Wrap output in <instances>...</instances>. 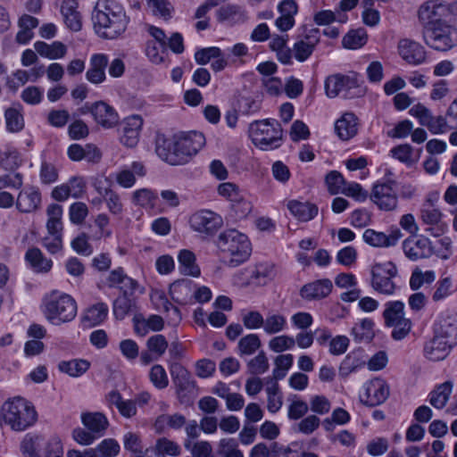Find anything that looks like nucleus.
<instances>
[{"instance_id": "a878e982", "label": "nucleus", "mask_w": 457, "mask_h": 457, "mask_svg": "<svg viewBox=\"0 0 457 457\" xmlns=\"http://www.w3.org/2000/svg\"><path fill=\"white\" fill-rule=\"evenodd\" d=\"M287 206L290 213L301 222H307L312 220L319 211L316 204L298 200L288 201Z\"/></svg>"}, {"instance_id": "9b49d317", "label": "nucleus", "mask_w": 457, "mask_h": 457, "mask_svg": "<svg viewBox=\"0 0 457 457\" xmlns=\"http://www.w3.org/2000/svg\"><path fill=\"white\" fill-rule=\"evenodd\" d=\"M396 181L393 179L374 184L370 198L378 209L389 212L396 208L398 200L396 192L394 189Z\"/></svg>"}, {"instance_id": "412c9836", "label": "nucleus", "mask_w": 457, "mask_h": 457, "mask_svg": "<svg viewBox=\"0 0 457 457\" xmlns=\"http://www.w3.org/2000/svg\"><path fill=\"white\" fill-rule=\"evenodd\" d=\"M430 245L431 242L428 237H420L417 240L408 237L403 243V250L408 259L417 261L431 253Z\"/></svg>"}, {"instance_id": "1a4fd4ad", "label": "nucleus", "mask_w": 457, "mask_h": 457, "mask_svg": "<svg viewBox=\"0 0 457 457\" xmlns=\"http://www.w3.org/2000/svg\"><path fill=\"white\" fill-rule=\"evenodd\" d=\"M370 274V286L376 292L386 295L395 294L396 285L393 278L398 275V270L393 262L375 263L371 267Z\"/></svg>"}, {"instance_id": "20e7f679", "label": "nucleus", "mask_w": 457, "mask_h": 457, "mask_svg": "<svg viewBox=\"0 0 457 457\" xmlns=\"http://www.w3.org/2000/svg\"><path fill=\"white\" fill-rule=\"evenodd\" d=\"M252 143L262 151L277 149L283 144V129L275 119L254 120L249 125Z\"/></svg>"}, {"instance_id": "e433bc0d", "label": "nucleus", "mask_w": 457, "mask_h": 457, "mask_svg": "<svg viewBox=\"0 0 457 457\" xmlns=\"http://www.w3.org/2000/svg\"><path fill=\"white\" fill-rule=\"evenodd\" d=\"M385 324L387 327H393L394 324L404 318V303L402 301H390L386 303L383 312Z\"/></svg>"}, {"instance_id": "cd10ccee", "label": "nucleus", "mask_w": 457, "mask_h": 457, "mask_svg": "<svg viewBox=\"0 0 457 457\" xmlns=\"http://www.w3.org/2000/svg\"><path fill=\"white\" fill-rule=\"evenodd\" d=\"M366 361L364 359L363 351L357 349L350 352L342 361L339 367V376L347 378L351 373L357 371L364 367Z\"/></svg>"}, {"instance_id": "bb28decb", "label": "nucleus", "mask_w": 457, "mask_h": 457, "mask_svg": "<svg viewBox=\"0 0 457 457\" xmlns=\"http://www.w3.org/2000/svg\"><path fill=\"white\" fill-rule=\"evenodd\" d=\"M311 34L300 39L294 46L295 57L299 62H304L312 54L316 44L320 40V30H310Z\"/></svg>"}, {"instance_id": "052dcab7", "label": "nucleus", "mask_w": 457, "mask_h": 457, "mask_svg": "<svg viewBox=\"0 0 457 457\" xmlns=\"http://www.w3.org/2000/svg\"><path fill=\"white\" fill-rule=\"evenodd\" d=\"M39 436L27 434L21 443V451L24 457H41L37 451Z\"/></svg>"}, {"instance_id": "2eb2a0df", "label": "nucleus", "mask_w": 457, "mask_h": 457, "mask_svg": "<svg viewBox=\"0 0 457 457\" xmlns=\"http://www.w3.org/2000/svg\"><path fill=\"white\" fill-rule=\"evenodd\" d=\"M423 39L431 48L447 51L457 44V35L453 38L451 30H423Z\"/></svg>"}, {"instance_id": "a19ab883", "label": "nucleus", "mask_w": 457, "mask_h": 457, "mask_svg": "<svg viewBox=\"0 0 457 457\" xmlns=\"http://www.w3.org/2000/svg\"><path fill=\"white\" fill-rule=\"evenodd\" d=\"M368 40L366 30H348L342 39L346 49L356 50L362 47Z\"/></svg>"}, {"instance_id": "09e8293b", "label": "nucleus", "mask_w": 457, "mask_h": 457, "mask_svg": "<svg viewBox=\"0 0 457 457\" xmlns=\"http://www.w3.org/2000/svg\"><path fill=\"white\" fill-rule=\"evenodd\" d=\"M169 344L163 335L156 334L151 336L146 341V347L154 353L157 358H161L166 352Z\"/></svg>"}, {"instance_id": "680f3d73", "label": "nucleus", "mask_w": 457, "mask_h": 457, "mask_svg": "<svg viewBox=\"0 0 457 457\" xmlns=\"http://www.w3.org/2000/svg\"><path fill=\"white\" fill-rule=\"evenodd\" d=\"M184 446L191 451L194 457H209L212 452V445L207 441L196 442L192 445L190 440H187Z\"/></svg>"}, {"instance_id": "864d4df0", "label": "nucleus", "mask_w": 457, "mask_h": 457, "mask_svg": "<svg viewBox=\"0 0 457 457\" xmlns=\"http://www.w3.org/2000/svg\"><path fill=\"white\" fill-rule=\"evenodd\" d=\"M40 181L44 185H50L58 180L59 172L56 167L47 162H42L39 173Z\"/></svg>"}, {"instance_id": "ddd939ff", "label": "nucleus", "mask_w": 457, "mask_h": 457, "mask_svg": "<svg viewBox=\"0 0 457 457\" xmlns=\"http://www.w3.org/2000/svg\"><path fill=\"white\" fill-rule=\"evenodd\" d=\"M389 394V386L386 381L380 378H375L366 383V400L361 397V402L366 406L375 407L385 403Z\"/></svg>"}, {"instance_id": "dca6fc26", "label": "nucleus", "mask_w": 457, "mask_h": 457, "mask_svg": "<svg viewBox=\"0 0 457 457\" xmlns=\"http://www.w3.org/2000/svg\"><path fill=\"white\" fill-rule=\"evenodd\" d=\"M456 344L435 333L433 338L424 345L425 356L433 361L444 360Z\"/></svg>"}, {"instance_id": "423d86ee", "label": "nucleus", "mask_w": 457, "mask_h": 457, "mask_svg": "<svg viewBox=\"0 0 457 457\" xmlns=\"http://www.w3.org/2000/svg\"><path fill=\"white\" fill-rule=\"evenodd\" d=\"M94 29H126L129 19L121 5L112 0H98L92 12Z\"/></svg>"}, {"instance_id": "4468645a", "label": "nucleus", "mask_w": 457, "mask_h": 457, "mask_svg": "<svg viewBox=\"0 0 457 457\" xmlns=\"http://www.w3.org/2000/svg\"><path fill=\"white\" fill-rule=\"evenodd\" d=\"M402 237L403 233L398 228H392L389 235L368 228L362 236L364 242L374 247L394 246Z\"/></svg>"}, {"instance_id": "37998d69", "label": "nucleus", "mask_w": 457, "mask_h": 457, "mask_svg": "<svg viewBox=\"0 0 457 457\" xmlns=\"http://www.w3.org/2000/svg\"><path fill=\"white\" fill-rule=\"evenodd\" d=\"M262 345L261 339L256 334H248L238 341L237 349L240 356L253 354Z\"/></svg>"}, {"instance_id": "bf43d9fd", "label": "nucleus", "mask_w": 457, "mask_h": 457, "mask_svg": "<svg viewBox=\"0 0 457 457\" xmlns=\"http://www.w3.org/2000/svg\"><path fill=\"white\" fill-rule=\"evenodd\" d=\"M88 134V126L82 120H75L68 127V135L72 140L84 139Z\"/></svg>"}, {"instance_id": "39448f33", "label": "nucleus", "mask_w": 457, "mask_h": 457, "mask_svg": "<svg viewBox=\"0 0 457 457\" xmlns=\"http://www.w3.org/2000/svg\"><path fill=\"white\" fill-rule=\"evenodd\" d=\"M78 306L75 299L67 294L54 291L44 299L43 313L54 326L73 320L77 315Z\"/></svg>"}, {"instance_id": "0e129e2a", "label": "nucleus", "mask_w": 457, "mask_h": 457, "mask_svg": "<svg viewBox=\"0 0 457 457\" xmlns=\"http://www.w3.org/2000/svg\"><path fill=\"white\" fill-rule=\"evenodd\" d=\"M72 249L79 254L88 256L93 253V247L88 243V237L86 233H81L76 237L71 244Z\"/></svg>"}, {"instance_id": "c85d7f7f", "label": "nucleus", "mask_w": 457, "mask_h": 457, "mask_svg": "<svg viewBox=\"0 0 457 457\" xmlns=\"http://www.w3.org/2000/svg\"><path fill=\"white\" fill-rule=\"evenodd\" d=\"M357 118L353 112L345 113L335 123V131L342 140H348L357 133Z\"/></svg>"}, {"instance_id": "7c9ffc66", "label": "nucleus", "mask_w": 457, "mask_h": 457, "mask_svg": "<svg viewBox=\"0 0 457 457\" xmlns=\"http://www.w3.org/2000/svg\"><path fill=\"white\" fill-rule=\"evenodd\" d=\"M82 424L97 436L104 435L109 426V422L105 415L101 412H85L81 414Z\"/></svg>"}, {"instance_id": "4c0bfd02", "label": "nucleus", "mask_w": 457, "mask_h": 457, "mask_svg": "<svg viewBox=\"0 0 457 457\" xmlns=\"http://www.w3.org/2000/svg\"><path fill=\"white\" fill-rule=\"evenodd\" d=\"M374 322L371 319L365 318L361 320L360 324L355 325L352 328V336L356 342L365 341L370 343L375 337Z\"/></svg>"}, {"instance_id": "e2e57ef3", "label": "nucleus", "mask_w": 457, "mask_h": 457, "mask_svg": "<svg viewBox=\"0 0 457 457\" xmlns=\"http://www.w3.org/2000/svg\"><path fill=\"white\" fill-rule=\"evenodd\" d=\"M102 457H114L119 454L120 447L113 438L104 439L96 447Z\"/></svg>"}, {"instance_id": "72a5a7b5", "label": "nucleus", "mask_w": 457, "mask_h": 457, "mask_svg": "<svg viewBox=\"0 0 457 457\" xmlns=\"http://www.w3.org/2000/svg\"><path fill=\"white\" fill-rule=\"evenodd\" d=\"M453 384L452 381H445L438 386L429 394V403L436 409H443L452 394Z\"/></svg>"}, {"instance_id": "c9c22d12", "label": "nucleus", "mask_w": 457, "mask_h": 457, "mask_svg": "<svg viewBox=\"0 0 457 457\" xmlns=\"http://www.w3.org/2000/svg\"><path fill=\"white\" fill-rule=\"evenodd\" d=\"M435 333L457 344V315L447 313L440 321L439 328Z\"/></svg>"}, {"instance_id": "6e6552de", "label": "nucleus", "mask_w": 457, "mask_h": 457, "mask_svg": "<svg viewBox=\"0 0 457 457\" xmlns=\"http://www.w3.org/2000/svg\"><path fill=\"white\" fill-rule=\"evenodd\" d=\"M326 95L330 97H336L342 94L345 99H351L361 94L359 79L355 73L345 75L337 73L328 76L325 80Z\"/></svg>"}, {"instance_id": "6ab92c4d", "label": "nucleus", "mask_w": 457, "mask_h": 457, "mask_svg": "<svg viewBox=\"0 0 457 457\" xmlns=\"http://www.w3.org/2000/svg\"><path fill=\"white\" fill-rule=\"evenodd\" d=\"M333 284L328 278L318 279L303 285L300 289L303 299L312 301L327 297L332 291Z\"/></svg>"}, {"instance_id": "f3484780", "label": "nucleus", "mask_w": 457, "mask_h": 457, "mask_svg": "<svg viewBox=\"0 0 457 457\" xmlns=\"http://www.w3.org/2000/svg\"><path fill=\"white\" fill-rule=\"evenodd\" d=\"M91 114L95 121L104 129H112L119 122V115L115 109L104 101L93 104Z\"/></svg>"}, {"instance_id": "f257e3e1", "label": "nucleus", "mask_w": 457, "mask_h": 457, "mask_svg": "<svg viewBox=\"0 0 457 457\" xmlns=\"http://www.w3.org/2000/svg\"><path fill=\"white\" fill-rule=\"evenodd\" d=\"M215 243L224 254L229 256L226 263L231 268L239 266L251 255V243L247 236L235 228L221 232Z\"/></svg>"}, {"instance_id": "aec40b11", "label": "nucleus", "mask_w": 457, "mask_h": 457, "mask_svg": "<svg viewBox=\"0 0 457 457\" xmlns=\"http://www.w3.org/2000/svg\"><path fill=\"white\" fill-rule=\"evenodd\" d=\"M398 51L403 60L414 65L422 63L426 59L424 47L411 39L404 38L400 40Z\"/></svg>"}, {"instance_id": "13d9d810", "label": "nucleus", "mask_w": 457, "mask_h": 457, "mask_svg": "<svg viewBox=\"0 0 457 457\" xmlns=\"http://www.w3.org/2000/svg\"><path fill=\"white\" fill-rule=\"evenodd\" d=\"M409 113L417 118L421 126H426L429 129L433 115L428 108L421 104H418L410 109Z\"/></svg>"}, {"instance_id": "7ed1b4c3", "label": "nucleus", "mask_w": 457, "mask_h": 457, "mask_svg": "<svg viewBox=\"0 0 457 457\" xmlns=\"http://www.w3.org/2000/svg\"><path fill=\"white\" fill-rule=\"evenodd\" d=\"M1 411L4 422L15 431L29 428L37 419L33 404L22 397H14L4 402Z\"/></svg>"}, {"instance_id": "393cba45", "label": "nucleus", "mask_w": 457, "mask_h": 457, "mask_svg": "<svg viewBox=\"0 0 457 457\" xmlns=\"http://www.w3.org/2000/svg\"><path fill=\"white\" fill-rule=\"evenodd\" d=\"M60 11L68 29H82V15L79 11L78 0H62Z\"/></svg>"}, {"instance_id": "c756f323", "label": "nucleus", "mask_w": 457, "mask_h": 457, "mask_svg": "<svg viewBox=\"0 0 457 457\" xmlns=\"http://www.w3.org/2000/svg\"><path fill=\"white\" fill-rule=\"evenodd\" d=\"M25 260L37 273H47L53 266L52 260L45 257L37 247L29 248L25 253Z\"/></svg>"}, {"instance_id": "58836bf2", "label": "nucleus", "mask_w": 457, "mask_h": 457, "mask_svg": "<svg viewBox=\"0 0 457 457\" xmlns=\"http://www.w3.org/2000/svg\"><path fill=\"white\" fill-rule=\"evenodd\" d=\"M6 129L17 133L24 129V118L21 110L14 107L7 108L4 112Z\"/></svg>"}, {"instance_id": "0eeeda50", "label": "nucleus", "mask_w": 457, "mask_h": 457, "mask_svg": "<svg viewBox=\"0 0 457 457\" xmlns=\"http://www.w3.org/2000/svg\"><path fill=\"white\" fill-rule=\"evenodd\" d=\"M170 375L179 402L186 406L192 405L198 393L196 382L190 372L180 363L175 362L170 365Z\"/></svg>"}, {"instance_id": "79ce46f5", "label": "nucleus", "mask_w": 457, "mask_h": 457, "mask_svg": "<svg viewBox=\"0 0 457 457\" xmlns=\"http://www.w3.org/2000/svg\"><path fill=\"white\" fill-rule=\"evenodd\" d=\"M348 17L345 13L341 12H332L330 10H322L316 12L313 16V21L318 26H328L334 21L345 23Z\"/></svg>"}, {"instance_id": "6e6d98bb", "label": "nucleus", "mask_w": 457, "mask_h": 457, "mask_svg": "<svg viewBox=\"0 0 457 457\" xmlns=\"http://www.w3.org/2000/svg\"><path fill=\"white\" fill-rule=\"evenodd\" d=\"M222 55L220 48L216 46H210L198 49L195 53V61L199 65L207 64L212 59Z\"/></svg>"}, {"instance_id": "5701e85b", "label": "nucleus", "mask_w": 457, "mask_h": 457, "mask_svg": "<svg viewBox=\"0 0 457 457\" xmlns=\"http://www.w3.org/2000/svg\"><path fill=\"white\" fill-rule=\"evenodd\" d=\"M195 287L191 279H178L170 286L169 294L175 303L183 305L192 302Z\"/></svg>"}, {"instance_id": "f03ea898", "label": "nucleus", "mask_w": 457, "mask_h": 457, "mask_svg": "<svg viewBox=\"0 0 457 457\" xmlns=\"http://www.w3.org/2000/svg\"><path fill=\"white\" fill-rule=\"evenodd\" d=\"M177 152L173 154L161 148L160 152L166 158V162L170 165H184L187 163L205 145V137L203 133L191 131L173 135Z\"/></svg>"}, {"instance_id": "603ef678", "label": "nucleus", "mask_w": 457, "mask_h": 457, "mask_svg": "<svg viewBox=\"0 0 457 457\" xmlns=\"http://www.w3.org/2000/svg\"><path fill=\"white\" fill-rule=\"evenodd\" d=\"M247 366L251 374H263L270 367L266 353L263 351L259 352L254 358L249 361Z\"/></svg>"}, {"instance_id": "338daca9", "label": "nucleus", "mask_w": 457, "mask_h": 457, "mask_svg": "<svg viewBox=\"0 0 457 457\" xmlns=\"http://www.w3.org/2000/svg\"><path fill=\"white\" fill-rule=\"evenodd\" d=\"M87 207L82 202H76L70 206V220L73 224H81L87 216Z\"/></svg>"}, {"instance_id": "9d476101", "label": "nucleus", "mask_w": 457, "mask_h": 457, "mask_svg": "<svg viewBox=\"0 0 457 457\" xmlns=\"http://www.w3.org/2000/svg\"><path fill=\"white\" fill-rule=\"evenodd\" d=\"M419 19L427 29H451L446 24L445 9L443 0H429L419 10Z\"/></svg>"}, {"instance_id": "5fc2aeb1", "label": "nucleus", "mask_w": 457, "mask_h": 457, "mask_svg": "<svg viewBox=\"0 0 457 457\" xmlns=\"http://www.w3.org/2000/svg\"><path fill=\"white\" fill-rule=\"evenodd\" d=\"M295 345V338L287 335L275 337L269 342L270 349L275 353H281L292 349Z\"/></svg>"}, {"instance_id": "a211bd4d", "label": "nucleus", "mask_w": 457, "mask_h": 457, "mask_svg": "<svg viewBox=\"0 0 457 457\" xmlns=\"http://www.w3.org/2000/svg\"><path fill=\"white\" fill-rule=\"evenodd\" d=\"M219 21L225 22L228 26H241L247 21L245 10L237 4L222 5L216 11Z\"/></svg>"}, {"instance_id": "de8ad7c7", "label": "nucleus", "mask_w": 457, "mask_h": 457, "mask_svg": "<svg viewBox=\"0 0 457 457\" xmlns=\"http://www.w3.org/2000/svg\"><path fill=\"white\" fill-rule=\"evenodd\" d=\"M287 325L286 318L280 314H272L264 320L263 329L269 334H276L284 330Z\"/></svg>"}, {"instance_id": "8fccbe9b", "label": "nucleus", "mask_w": 457, "mask_h": 457, "mask_svg": "<svg viewBox=\"0 0 457 457\" xmlns=\"http://www.w3.org/2000/svg\"><path fill=\"white\" fill-rule=\"evenodd\" d=\"M161 148H165V150L169 151L170 154H173L175 151L177 152V145L173 135L167 137L162 133H157L155 137V153L162 161L166 162V158L161 154Z\"/></svg>"}, {"instance_id": "49530a36", "label": "nucleus", "mask_w": 457, "mask_h": 457, "mask_svg": "<svg viewBox=\"0 0 457 457\" xmlns=\"http://www.w3.org/2000/svg\"><path fill=\"white\" fill-rule=\"evenodd\" d=\"M108 281L110 282V287H112L114 284H124L127 287V282L130 283V294H133L138 287L137 281L128 277L120 267L110 272Z\"/></svg>"}, {"instance_id": "c03bdc74", "label": "nucleus", "mask_w": 457, "mask_h": 457, "mask_svg": "<svg viewBox=\"0 0 457 457\" xmlns=\"http://www.w3.org/2000/svg\"><path fill=\"white\" fill-rule=\"evenodd\" d=\"M274 277L273 265L270 263H259L252 272L253 282L259 286H264Z\"/></svg>"}, {"instance_id": "b1692460", "label": "nucleus", "mask_w": 457, "mask_h": 457, "mask_svg": "<svg viewBox=\"0 0 457 457\" xmlns=\"http://www.w3.org/2000/svg\"><path fill=\"white\" fill-rule=\"evenodd\" d=\"M108 65V56L104 54H94L90 57L89 68L86 79L92 84L103 83L105 79V69Z\"/></svg>"}, {"instance_id": "2f4dec72", "label": "nucleus", "mask_w": 457, "mask_h": 457, "mask_svg": "<svg viewBox=\"0 0 457 457\" xmlns=\"http://www.w3.org/2000/svg\"><path fill=\"white\" fill-rule=\"evenodd\" d=\"M179 270L184 275L197 278L201 274L200 268L195 263V253L187 249L180 250L178 255Z\"/></svg>"}, {"instance_id": "ea45409f", "label": "nucleus", "mask_w": 457, "mask_h": 457, "mask_svg": "<svg viewBox=\"0 0 457 457\" xmlns=\"http://www.w3.org/2000/svg\"><path fill=\"white\" fill-rule=\"evenodd\" d=\"M135 307V300L129 298L127 290H124L123 295L113 302V314L116 319L123 320Z\"/></svg>"}, {"instance_id": "4d7b16f0", "label": "nucleus", "mask_w": 457, "mask_h": 457, "mask_svg": "<svg viewBox=\"0 0 457 457\" xmlns=\"http://www.w3.org/2000/svg\"><path fill=\"white\" fill-rule=\"evenodd\" d=\"M326 184L331 195H337L343 190L345 180L343 175L337 170H331L326 176Z\"/></svg>"}, {"instance_id": "774afa93", "label": "nucleus", "mask_w": 457, "mask_h": 457, "mask_svg": "<svg viewBox=\"0 0 457 457\" xmlns=\"http://www.w3.org/2000/svg\"><path fill=\"white\" fill-rule=\"evenodd\" d=\"M231 209L237 219H244L252 212L253 204L240 195L238 199L231 202Z\"/></svg>"}, {"instance_id": "4be33fe9", "label": "nucleus", "mask_w": 457, "mask_h": 457, "mask_svg": "<svg viewBox=\"0 0 457 457\" xmlns=\"http://www.w3.org/2000/svg\"><path fill=\"white\" fill-rule=\"evenodd\" d=\"M41 204V193L37 187H29L21 190L17 197L16 207L21 212L37 211Z\"/></svg>"}, {"instance_id": "f8f14e48", "label": "nucleus", "mask_w": 457, "mask_h": 457, "mask_svg": "<svg viewBox=\"0 0 457 457\" xmlns=\"http://www.w3.org/2000/svg\"><path fill=\"white\" fill-rule=\"evenodd\" d=\"M189 223L194 231L212 236L222 226L223 220L214 212L201 210L190 217Z\"/></svg>"}, {"instance_id": "a18cd8bd", "label": "nucleus", "mask_w": 457, "mask_h": 457, "mask_svg": "<svg viewBox=\"0 0 457 457\" xmlns=\"http://www.w3.org/2000/svg\"><path fill=\"white\" fill-rule=\"evenodd\" d=\"M124 448L131 452L136 457H144L145 452L143 450L140 436L133 432H128L123 436Z\"/></svg>"}, {"instance_id": "69168bd1", "label": "nucleus", "mask_w": 457, "mask_h": 457, "mask_svg": "<svg viewBox=\"0 0 457 457\" xmlns=\"http://www.w3.org/2000/svg\"><path fill=\"white\" fill-rule=\"evenodd\" d=\"M413 148L409 144L399 145L391 149L392 156L406 165H411V154Z\"/></svg>"}, {"instance_id": "f704fd0d", "label": "nucleus", "mask_w": 457, "mask_h": 457, "mask_svg": "<svg viewBox=\"0 0 457 457\" xmlns=\"http://www.w3.org/2000/svg\"><path fill=\"white\" fill-rule=\"evenodd\" d=\"M90 368V362L84 359H73L62 361L58 364V370L71 377L78 378L86 373Z\"/></svg>"}, {"instance_id": "3c124183", "label": "nucleus", "mask_w": 457, "mask_h": 457, "mask_svg": "<svg viewBox=\"0 0 457 457\" xmlns=\"http://www.w3.org/2000/svg\"><path fill=\"white\" fill-rule=\"evenodd\" d=\"M149 378L153 385L158 389H163L169 385L167 373L164 368L160 364H155L151 368Z\"/></svg>"}, {"instance_id": "473e14b6", "label": "nucleus", "mask_w": 457, "mask_h": 457, "mask_svg": "<svg viewBox=\"0 0 457 457\" xmlns=\"http://www.w3.org/2000/svg\"><path fill=\"white\" fill-rule=\"evenodd\" d=\"M108 306L104 303H98L88 308L82 317V323L87 328H93L101 324L107 317Z\"/></svg>"}]
</instances>
